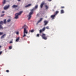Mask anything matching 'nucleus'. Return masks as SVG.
Instances as JSON below:
<instances>
[{
	"label": "nucleus",
	"instance_id": "obj_1",
	"mask_svg": "<svg viewBox=\"0 0 76 76\" xmlns=\"http://www.w3.org/2000/svg\"><path fill=\"white\" fill-rule=\"evenodd\" d=\"M38 8V5H36L35 6V7L33 8L32 10H31V12L28 15V19L29 20L31 19V15H32V13H33V12H34V10H35L36 9H37Z\"/></svg>",
	"mask_w": 76,
	"mask_h": 76
},
{
	"label": "nucleus",
	"instance_id": "obj_2",
	"mask_svg": "<svg viewBox=\"0 0 76 76\" xmlns=\"http://www.w3.org/2000/svg\"><path fill=\"white\" fill-rule=\"evenodd\" d=\"M26 25H25L23 27V28H24V35L23 36V37H26V35L25 34H28V31L26 30Z\"/></svg>",
	"mask_w": 76,
	"mask_h": 76
},
{
	"label": "nucleus",
	"instance_id": "obj_3",
	"mask_svg": "<svg viewBox=\"0 0 76 76\" xmlns=\"http://www.w3.org/2000/svg\"><path fill=\"white\" fill-rule=\"evenodd\" d=\"M22 12H23V11H21L19 13H17L15 15V18L16 19H18V18H19V17L18 16H19V15H21Z\"/></svg>",
	"mask_w": 76,
	"mask_h": 76
},
{
	"label": "nucleus",
	"instance_id": "obj_4",
	"mask_svg": "<svg viewBox=\"0 0 76 76\" xmlns=\"http://www.w3.org/2000/svg\"><path fill=\"white\" fill-rule=\"evenodd\" d=\"M40 35H41V37L43 39H45V40L47 39V38L46 36V34H45L44 33H42V34Z\"/></svg>",
	"mask_w": 76,
	"mask_h": 76
},
{
	"label": "nucleus",
	"instance_id": "obj_5",
	"mask_svg": "<svg viewBox=\"0 0 76 76\" xmlns=\"http://www.w3.org/2000/svg\"><path fill=\"white\" fill-rule=\"evenodd\" d=\"M45 27H44L42 29L39 30L40 34H41L42 32H43L44 31H45Z\"/></svg>",
	"mask_w": 76,
	"mask_h": 76
},
{
	"label": "nucleus",
	"instance_id": "obj_6",
	"mask_svg": "<svg viewBox=\"0 0 76 76\" xmlns=\"http://www.w3.org/2000/svg\"><path fill=\"white\" fill-rule=\"evenodd\" d=\"M10 7V5H6L4 7V10H6V9H9Z\"/></svg>",
	"mask_w": 76,
	"mask_h": 76
},
{
	"label": "nucleus",
	"instance_id": "obj_7",
	"mask_svg": "<svg viewBox=\"0 0 76 76\" xmlns=\"http://www.w3.org/2000/svg\"><path fill=\"white\" fill-rule=\"evenodd\" d=\"M56 16L54 14L53 15H51L50 18H52V19H54L56 17Z\"/></svg>",
	"mask_w": 76,
	"mask_h": 76
},
{
	"label": "nucleus",
	"instance_id": "obj_8",
	"mask_svg": "<svg viewBox=\"0 0 76 76\" xmlns=\"http://www.w3.org/2000/svg\"><path fill=\"white\" fill-rule=\"evenodd\" d=\"M45 4L44 3V2H43L42 3H41V5H40V7L41 8H42V7H43V5H44V4Z\"/></svg>",
	"mask_w": 76,
	"mask_h": 76
},
{
	"label": "nucleus",
	"instance_id": "obj_9",
	"mask_svg": "<svg viewBox=\"0 0 76 76\" xmlns=\"http://www.w3.org/2000/svg\"><path fill=\"white\" fill-rule=\"evenodd\" d=\"M18 6L17 5H14L12 6V8H17L18 7Z\"/></svg>",
	"mask_w": 76,
	"mask_h": 76
},
{
	"label": "nucleus",
	"instance_id": "obj_10",
	"mask_svg": "<svg viewBox=\"0 0 76 76\" xmlns=\"http://www.w3.org/2000/svg\"><path fill=\"white\" fill-rule=\"evenodd\" d=\"M42 18H41L40 19V20L39 21H38L37 22V24H38L39 23V22L41 21H42Z\"/></svg>",
	"mask_w": 76,
	"mask_h": 76
},
{
	"label": "nucleus",
	"instance_id": "obj_11",
	"mask_svg": "<svg viewBox=\"0 0 76 76\" xmlns=\"http://www.w3.org/2000/svg\"><path fill=\"white\" fill-rule=\"evenodd\" d=\"M19 39H20V37H17L16 39V40H15L16 42H18V41H19Z\"/></svg>",
	"mask_w": 76,
	"mask_h": 76
},
{
	"label": "nucleus",
	"instance_id": "obj_12",
	"mask_svg": "<svg viewBox=\"0 0 76 76\" xmlns=\"http://www.w3.org/2000/svg\"><path fill=\"white\" fill-rule=\"evenodd\" d=\"M32 5V4H29L27 5H26L25 6V7H29Z\"/></svg>",
	"mask_w": 76,
	"mask_h": 76
},
{
	"label": "nucleus",
	"instance_id": "obj_13",
	"mask_svg": "<svg viewBox=\"0 0 76 76\" xmlns=\"http://www.w3.org/2000/svg\"><path fill=\"white\" fill-rule=\"evenodd\" d=\"M58 12H59L58 11H56L54 13V15L56 16L58 13Z\"/></svg>",
	"mask_w": 76,
	"mask_h": 76
},
{
	"label": "nucleus",
	"instance_id": "obj_14",
	"mask_svg": "<svg viewBox=\"0 0 76 76\" xmlns=\"http://www.w3.org/2000/svg\"><path fill=\"white\" fill-rule=\"evenodd\" d=\"M6 34H5L3 35H2L1 37V38H4V37L6 36Z\"/></svg>",
	"mask_w": 76,
	"mask_h": 76
},
{
	"label": "nucleus",
	"instance_id": "obj_15",
	"mask_svg": "<svg viewBox=\"0 0 76 76\" xmlns=\"http://www.w3.org/2000/svg\"><path fill=\"white\" fill-rule=\"evenodd\" d=\"M4 1L2 2V3L3 4H4L6 3V0H3Z\"/></svg>",
	"mask_w": 76,
	"mask_h": 76
},
{
	"label": "nucleus",
	"instance_id": "obj_16",
	"mask_svg": "<svg viewBox=\"0 0 76 76\" xmlns=\"http://www.w3.org/2000/svg\"><path fill=\"white\" fill-rule=\"evenodd\" d=\"M44 22L45 23V25H47V23H48V21H44Z\"/></svg>",
	"mask_w": 76,
	"mask_h": 76
},
{
	"label": "nucleus",
	"instance_id": "obj_17",
	"mask_svg": "<svg viewBox=\"0 0 76 76\" xmlns=\"http://www.w3.org/2000/svg\"><path fill=\"white\" fill-rule=\"evenodd\" d=\"M61 14H62V13H64V10H61Z\"/></svg>",
	"mask_w": 76,
	"mask_h": 76
},
{
	"label": "nucleus",
	"instance_id": "obj_18",
	"mask_svg": "<svg viewBox=\"0 0 76 76\" xmlns=\"http://www.w3.org/2000/svg\"><path fill=\"white\" fill-rule=\"evenodd\" d=\"M45 6L46 10H47V9H48V6H47V5H45Z\"/></svg>",
	"mask_w": 76,
	"mask_h": 76
},
{
	"label": "nucleus",
	"instance_id": "obj_19",
	"mask_svg": "<svg viewBox=\"0 0 76 76\" xmlns=\"http://www.w3.org/2000/svg\"><path fill=\"white\" fill-rule=\"evenodd\" d=\"M4 24H6V19L4 20Z\"/></svg>",
	"mask_w": 76,
	"mask_h": 76
},
{
	"label": "nucleus",
	"instance_id": "obj_20",
	"mask_svg": "<svg viewBox=\"0 0 76 76\" xmlns=\"http://www.w3.org/2000/svg\"><path fill=\"white\" fill-rule=\"evenodd\" d=\"M4 22L3 21H1L0 22V24L3 25V24Z\"/></svg>",
	"mask_w": 76,
	"mask_h": 76
},
{
	"label": "nucleus",
	"instance_id": "obj_21",
	"mask_svg": "<svg viewBox=\"0 0 76 76\" xmlns=\"http://www.w3.org/2000/svg\"><path fill=\"white\" fill-rule=\"evenodd\" d=\"M0 29H3V27H2V26L1 25H0Z\"/></svg>",
	"mask_w": 76,
	"mask_h": 76
},
{
	"label": "nucleus",
	"instance_id": "obj_22",
	"mask_svg": "<svg viewBox=\"0 0 76 76\" xmlns=\"http://www.w3.org/2000/svg\"><path fill=\"white\" fill-rule=\"evenodd\" d=\"M11 21V20L10 19H9L7 20V22H10Z\"/></svg>",
	"mask_w": 76,
	"mask_h": 76
},
{
	"label": "nucleus",
	"instance_id": "obj_23",
	"mask_svg": "<svg viewBox=\"0 0 76 76\" xmlns=\"http://www.w3.org/2000/svg\"><path fill=\"white\" fill-rule=\"evenodd\" d=\"M4 33L3 32H0V35H2Z\"/></svg>",
	"mask_w": 76,
	"mask_h": 76
},
{
	"label": "nucleus",
	"instance_id": "obj_24",
	"mask_svg": "<svg viewBox=\"0 0 76 76\" xmlns=\"http://www.w3.org/2000/svg\"><path fill=\"white\" fill-rule=\"evenodd\" d=\"M12 48V46H9V49L10 50H11Z\"/></svg>",
	"mask_w": 76,
	"mask_h": 76
},
{
	"label": "nucleus",
	"instance_id": "obj_25",
	"mask_svg": "<svg viewBox=\"0 0 76 76\" xmlns=\"http://www.w3.org/2000/svg\"><path fill=\"white\" fill-rule=\"evenodd\" d=\"M6 72L7 73H9V70H6Z\"/></svg>",
	"mask_w": 76,
	"mask_h": 76
},
{
	"label": "nucleus",
	"instance_id": "obj_26",
	"mask_svg": "<svg viewBox=\"0 0 76 76\" xmlns=\"http://www.w3.org/2000/svg\"><path fill=\"white\" fill-rule=\"evenodd\" d=\"M61 9H64V6H62L61 7Z\"/></svg>",
	"mask_w": 76,
	"mask_h": 76
},
{
	"label": "nucleus",
	"instance_id": "obj_27",
	"mask_svg": "<svg viewBox=\"0 0 76 76\" xmlns=\"http://www.w3.org/2000/svg\"><path fill=\"white\" fill-rule=\"evenodd\" d=\"M46 28L47 29H49V27L48 26L46 27Z\"/></svg>",
	"mask_w": 76,
	"mask_h": 76
},
{
	"label": "nucleus",
	"instance_id": "obj_28",
	"mask_svg": "<svg viewBox=\"0 0 76 76\" xmlns=\"http://www.w3.org/2000/svg\"><path fill=\"white\" fill-rule=\"evenodd\" d=\"M10 44H11V43H13V42L12 40H11L10 41V42H9Z\"/></svg>",
	"mask_w": 76,
	"mask_h": 76
},
{
	"label": "nucleus",
	"instance_id": "obj_29",
	"mask_svg": "<svg viewBox=\"0 0 76 76\" xmlns=\"http://www.w3.org/2000/svg\"><path fill=\"white\" fill-rule=\"evenodd\" d=\"M4 16V14L2 15H1V17H2L3 16Z\"/></svg>",
	"mask_w": 76,
	"mask_h": 76
},
{
	"label": "nucleus",
	"instance_id": "obj_30",
	"mask_svg": "<svg viewBox=\"0 0 76 76\" xmlns=\"http://www.w3.org/2000/svg\"><path fill=\"white\" fill-rule=\"evenodd\" d=\"M16 34H17L18 35L19 34V32L18 31L17 32H16Z\"/></svg>",
	"mask_w": 76,
	"mask_h": 76
},
{
	"label": "nucleus",
	"instance_id": "obj_31",
	"mask_svg": "<svg viewBox=\"0 0 76 76\" xmlns=\"http://www.w3.org/2000/svg\"><path fill=\"white\" fill-rule=\"evenodd\" d=\"M39 34H37V37H39Z\"/></svg>",
	"mask_w": 76,
	"mask_h": 76
},
{
	"label": "nucleus",
	"instance_id": "obj_32",
	"mask_svg": "<svg viewBox=\"0 0 76 76\" xmlns=\"http://www.w3.org/2000/svg\"><path fill=\"white\" fill-rule=\"evenodd\" d=\"M31 32H33L34 30H32L31 31Z\"/></svg>",
	"mask_w": 76,
	"mask_h": 76
},
{
	"label": "nucleus",
	"instance_id": "obj_33",
	"mask_svg": "<svg viewBox=\"0 0 76 76\" xmlns=\"http://www.w3.org/2000/svg\"><path fill=\"white\" fill-rule=\"evenodd\" d=\"M2 13H4V11H3L2 12Z\"/></svg>",
	"mask_w": 76,
	"mask_h": 76
},
{
	"label": "nucleus",
	"instance_id": "obj_34",
	"mask_svg": "<svg viewBox=\"0 0 76 76\" xmlns=\"http://www.w3.org/2000/svg\"><path fill=\"white\" fill-rule=\"evenodd\" d=\"M1 53H2V52L1 51L0 52V54H1Z\"/></svg>",
	"mask_w": 76,
	"mask_h": 76
},
{
	"label": "nucleus",
	"instance_id": "obj_35",
	"mask_svg": "<svg viewBox=\"0 0 76 76\" xmlns=\"http://www.w3.org/2000/svg\"><path fill=\"white\" fill-rule=\"evenodd\" d=\"M18 1H20V0H18Z\"/></svg>",
	"mask_w": 76,
	"mask_h": 76
},
{
	"label": "nucleus",
	"instance_id": "obj_36",
	"mask_svg": "<svg viewBox=\"0 0 76 76\" xmlns=\"http://www.w3.org/2000/svg\"><path fill=\"white\" fill-rule=\"evenodd\" d=\"M52 0H48V1H51Z\"/></svg>",
	"mask_w": 76,
	"mask_h": 76
},
{
	"label": "nucleus",
	"instance_id": "obj_37",
	"mask_svg": "<svg viewBox=\"0 0 76 76\" xmlns=\"http://www.w3.org/2000/svg\"><path fill=\"white\" fill-rule=\"evenodd\" d=\"M1 46H0V48H1Z\"/></svg>",
	"mask_w": 76,
	"mask_h": 76
}]
</instances>
